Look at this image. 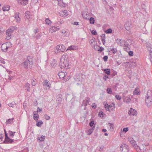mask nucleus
I'll use <instances>...</instances> for the list:
<instances>
[{"label":"nucleus","instance_id":"obj_1","mask_svg":"<svg viewBox=\"0 0 152 152\" xmlns=\"http://www.w3.org/2000/svg\"><path fill=\"white\" fill-rule=\"evenodd\" d=\"M33 58L31 56H28L27 57L26 59L21 64L22 66L25 69H27L29 65V68L31 69L33 67Z\"/></svg>","mask_w":152,"mask_h":152},{"label":"nucleus","instance_id":"obj_2","mask_svg":"<svg viewBox=\"0 0 152 152\" xmlns=\"http://www.w3.org/2000/svg\"><path fill=\"white\" fill-rule=\"evenodd\" d=\"M60 66L61 68L67 69L69 68V63L68 60H60Z\"/></svg>","mask_w":152,"mask_h":152},{"label":"nucleus","instance_id":"obj_3","mask_svg":"<svg viewBox=\"0 0 152 152\" xmlns=\"http://www.w3.org/2000/svg\"><path fill=\"white\" fill-rule=\"evenodd\" d=\"M104 107L107 110L111 111L115 109V104L114 103H112V104L108 105L107 104H104Z\"/></svg>","mask_w":152,"mask_h":152},{"label":"nucleus","instance_id":"obj_4","mask_svg":"<svg viewBox=\"0 0 152 152\" xmlns=\"http://www.w3.org/2000/svg\"><path fill=\"white\" fill-rule=\"evenodd\" d=\"M66 48L65 46L63 45H58L56 46L57 51H55V53H58L60 52H64Z\"/></svg>","mask_w":152,"mask_h":152},{"label":"nucleus","instance_id":"obj_5","mask_svg":"<svg viewBox=\"0 0 152 152\" xmlns=\"http://www.w3.org/2000/svg\"><path fill=\"white\" fill-rule=\"evenodd\" d=\"M120 150L121 152H128L129 148L128 145L125 144H122L120 147Z\"/></svg>","mask_w":152,"mask_h":152},{"label":"nucleus","instance_id":"obj_6","mask_svg":"<svg viewBox=\"0 0 152 152\" xmlns=\"http://www.w3.org/2000/svg\"><path fill=\"white\" fill-rule=\"evenodd\" d=\"M14 141V140L11 139L8 136L7 133H5V140L3 141V143H12Z\"/></svg>","mask_w":152,"mask_h":152},{"label":"nucleus","instance_id":"obj_7","mask_svg":"<svg viewBox=\"0 0 152 152\" xmlns=\"http://www.w3.org/2000/svg\"><path fill=\"white\" fill-rule=\"evenodd\" d=\"M128 141L132 144L134 147L136 148L138 147L136 144L135 141L131 137H129L128 138Z\"/></svg>","mask_w":152,"mask_h":152},{"label":"nucleus","instance_id":"obj_8","mask_svg":"<svg viewBox=\"0 0 152 152\" xmlns=\"http://www.w3.org/2000/svg\"><path fill=\"white\" fill-rule=\"evenodd\" d=\"M124 26L125 29L127 31L130 30L132 27L130 22L127 21L125 24Z\"/></svg>","mask_w":152,"mask_h":152},{"label":"nucleus","instance_id":"obj_9","mask_svg":"<svg viewBox=\"0 0 152 152\" xmlns=\"http://www.w3.org/2000/svg\"><path fill=\"white\" fill-rule=\"evenodd\" d=\"M43 86L46 87H47L48 89H50L51 87V84L48 80H44L43 82Z\"/></svg>","mask_w":152,"mask_h":152},{"label":"nucleus","instance_id":"obj_10","mask_svg":"<svg viewBox=\"0 0 152 152\" xmlns=\"http://www.w3.org/2000/svg\"><path fill=\"white\" fill-rule=\"evenodd\" d=\"M137 111L132 108H131L129 111L128 114L129 115H137Z\"/></svg>","mask_w":152,"mask_h":152},{"label":"nucleus","instance_id":"obj_11","mask_svg":"<svg viewBox=\"0 0 152 152\" xmlns=\"http://www.w3.org/2000/svg\"><path fill=\"white\" fill-rule=\"evenodd\" d=\"M146 98L145 99V102L147 104V105L148 106H149L151 104V102L152 101L150 99L151 96H148L147 95V93L146 95Z\"/></svg>","mask_w":152,"mask_h":152},{"label":"nucleus","instance_id":"obj_12","mask_svg":"<svg viewBox=\"0 0 152 152\" xmlns=\"http://www.w3.org/2000/svg\"><path fill=\"white\" fill-rule=\"evenodd\" d=\"M59 14L62 17H66L68 15V13L66 10H64L60 11L59 12Z\"/></svg>","mask_w":152,"mask_h":152},{"label":"nucleus","instance_id":"obj_13","mask_svg":"<svg viewBox=\"0 0 152 152\" xmlns=\"http://www.w3.org/2000/svg\"><path fill=\"white\" fill-rule=\"evenodd\" d=\"M116 42L119 45L121 46L123 45L124 43H126L125 40H122L121 39H117L116 40Z\"/></svg>","mask_w":152,"mask_h":152},{"label":"nucleus","instance_id":"obj_14","mask_svg":"<svg viewBox=\"0 0 152 152\" xmlns=\"http://www.w3.org/2000/svg\"><path fill=\"white\" fill-rule=\"evenodd\" d=\"M126 43L124 42V47L126 48H129L130 46L129 45H131L132 44V41L131 39H128L127 41H126Z\"/></svg>","mask_w":152,"mask_h":152},{"label":"nucleus","instance_id":"obj_15","mask_svg":"<svg viewBox=\"0 0 152 152\" xmlns=\"http://www.w3.org/2000/svg\"><path fill=\"white\" fill-rule=\"evenodd\" d=\"M59 29L58 26H52L50 28V30L52 32H53Z\"/></svg>","mask_w":152,"mask_h":152},{"label":"nucleus","instance_id":"obj_16","mask_svg":"<svg viewBox=\"0 0 152 152\" xmlns=\"http://www.w3.org/2000/svg\"><path fill=\"white\" fill-rule=\"evenodd\" d=\"M19 3H20L21 5H25L28 4V0H18Z\"/></svg>","mask_w":152,"mask_h":152},{"label":"nucleus","instance_id":"obj_17","mask_svg":"<svg viewBox=\"0 0 152 152\" xmlns=\"http://www.w3.org/2000/svg\"><path fill=\"white\" fill-rule=\"evenodd\" d=\"M15 19L17 22L19 23L20 22V19L19 17V13H16L15 14Z\"/></svg>","mask_w":152,"mask_h":152},{"label":"nucleus","instance_id":"obj_18","mask_svg":"<svg viewBox=\"0 0 152 152\" xmlns=\"http://www.w3.org/2000/svg\"><path fill=\"white\" fill-rule=\"evenodd\" d=\"M1 48L3 51L4 52H6L8 49L5 43H4L2 45Z\"/></svg>","mask_w":152,"mask_h":152},{"label":"nucleus","instance_id":"obj_19","mask_svg":"<svg viewBox=\"0 0 152 152\" xmlns=\"http://www.w3.org/2000/svg\"><path fill=\"white\" fill-rule=\"evenodd\" d=\"M65 72H59L58 75L60 78L61 79H65Z\"/></svg>","mask_w":152,"mask_h":152},{"label":"nucleus","instance_id":"obj_20","mask_svg":"<svg viewBox=\"0 0 152 152\" xmlns=\"http://www.w3.org/2000/svg\"><path fill=\"white\" fill-rule=\"evenodd\" d=\"M77 49V47L76 46L71 45L66 50H76Z\"/></svg>","mask_w":152,"mask_h":152},{"label":"nucleus","instance_id":"obj_21","mask_svg":"<svg viewBox=\"0 0 152 152\" xmlns=\"http://www.w3.org/2000/svg\"><path fill=\"white\" fill-rule=\"evenodd\" d=\"M25 15L26 18L30 20L31 19L30 13L29 12L26 11L25 13Z\"/></svg>","mask_w":152,"mask_h":152},{"label":"nucleus","instance_id":"obj_22","mask_svg":"<svg viewBox=\"0 0 152 152\" xmlns=\"http://www.w3.org/2000/svg\"><path fill=\"white\" fill-rule=\"evenodd\" d=\"M68 55L67 53H64L61 57L60 60H68Z\"/></svg>","mask_w":152,"mask_h":152},{"label":"nucleus","instance_id":"obj_23","mask_svg":"<svg viewBox=\"0 0 152 152\" xmlns=\"http://www.w3.org/2000/svg\"><path fill=\"white\" fill-rule=\"evenodd\" d=\"M83 16L84 19L88 20L89 19V15L88 14H87L86 12L83 13Z\"/></svg>","mask_w":152,"mask_h":152},{"label":"nucleus","instance_id":"obj_24","mask_svg":"<svg viewBox=\"0 0 152 152\" xmlns=\"http://www.w3.org/2000/svg\"><path fill=\"white\" fill-rule=\"evenodd\" d=\"M89 101L88 99H86L83 101L82 104V106H86L87 104H89Z\"/></svg>","mask_w":152,"mask_h":152},{"label":"nucleus","instance_id":"obj_25","mask_svg":"<svg viewBox=\"0 0 152 152\" xmlns=\"http://www.w3.org/2000/svg\"><path fill=\"white\" fill-rule=\"evenodd\" d=\"M30 84L28 83H27L25 84V87L28 92L30 91Z\"/></svg>","mask_w":152,"mask_h":152},{"label":"nucleus","instance_id":"obj_26","mask_svg":"<svg viewBox=\"0 0 152 152\" xmlns=\"http://www.w3.org/2000/svg\"><path fill=\"white\" fill-rule=\"evenodd\" d=\"M101 37L102 39V43L103 45L104 44L105 41V35L104 34H102L101 35Z\"/></svg>","mask_w":152,"mask_h":152},{"label":"nucleus","instance_id":"obj_27","mask_svg":"<svg viewBox=\"0 0 152 152\" xmlns=\"http://www.w3.org/2000/svg\"><path fill=\"white\" fill-rule=\"evenodd\" d=\"M10 9V6L9 5H5L2 7V10L4 11H8Z\"/></svg>","mask_w":152,"mask_h":152},{"label":"nucleus","instance_id":"obj_28","mask_svg":"<svg viewBox=\"0 0 152 152\" xmlns=\"http://www.w3.org/2000/svg\"><path fill=\"white\" fill-rule=\"evenodd\" d=\"M102 70L107 75H109L110 73V70L109 69H102Z\"/></svg>","mask_w":152,"mask_h":152},{"label":"nucleus","instance_id":"obj_29","mask_svg":"<svg viewBox=\"0 0 152 152\" xmlns=\"http://www.w3.org/2000/svg\"><path fill=\"white\" fill-rule=\"evenodd\" d=\"M15 133V132H12L11 131H9L8 132V134L10 136V138H13L14 134Z\"/></svg>","mask_w":152,"mask_h":152},{"label":"nucleus","instance_id":"obj_30","mask_svg":"<svg viewBox=\"0 0 152 152\" xmlns=\"http://www.w3.org/2000/svg\"><path fill=\"white\" fill-rule=\"evenodd\" d=\"M146 46H147V49L148 51L149 50H150L151 49V48H152V45H151L150 44L148 43H147Z\"/></svg>","mask_w":152,"mask_h":152},{"label":"nucleus","instance_id":"obj_31","mask_svg":"<svg viewBox=\"0 0 152 152\" xmlns=\"http://www.w3.org/2000/svg\"><path fill=\"white\" fill-rule=\"evenodd\" d=\"M110 51L112 53H113V54H115V53H116L117 51V50L116 48H110Z\"/></svg>","mask_w":152,"mask_h":152},{"label":"nucleus","instance_id":"obj_32","mask_svg":"<svg viewBox=\"0 0 152 152\" xmlns=\"http://www.w3.org/2000/svg\"><path fill=\"white\" fill-rule=\"evenodd\" d=\"M95 128V126H94L90 129L88 130V135H90L93 132Z\"/></svg>","mask_w":152,"mask_h":152},{"label":"nucleus","instance_id":"obj_33","mask_svg":"<svg viewBox=\"0 0 152 152\" xmlns=\"http://www.w3.org/2000/svg\"><path fill=\"white\" fill-rule=\"evenodd\" d=\"M147 95L148 96H151V100H152V91L151 90H148L147 91Z\"/></svg>","mask_w":152,"mask_h":152},{"label":"nucleus","instance_id":"obj_34","mask_svg":"<svg viewBox=\"0 0 152 152\" xmlns=\"http://www.w3.org/2000/svg\"><path fill=\"white\" fill-rule=\"evenodd\" d=\"M45 22L46 24L48 25H50L52 23L51 21L48 18L46 19L45 20Z\"/></svg>","mask_w":152,"mask_h":152},{"label":"nucleus","instance_id":"obj_35","mask_svg":"<svg viewBox=\"0 0 152 152\" xmlns=\"http://www.w3.org/2000/svg\"><path fill=\"white\" fill-rule=\"evenodd\" d=\"M16 103L15 102H12L8 104V105L10 107L13 108L16 106Z\"/></svg>","mask_w":152,"mask_h":152},{"label":"nucleus","instance_id":"obj_36","mask_svg":"<svg viewBox=\"0 0 152 152\" xmlns=\"http://www.w3.org/2000/svg\"><path fill=\"white\" fill-rule=\"evenodd\" d=\"M43 124V122L42 121H38L36 123V125L38 127H40L41 126L42 124Z\"/></svg>","mask_w":152,"mask_h":152},{"label":"nucleus","instance_id":"obj_37","mask_svg":"<svg viewBox=\"0 0 152 152\" xmlns=\"http://www.w3.org/2000/svg\"><path fill=\"white\" fill-rule=\"evenodd\" d=\"M89 21L90 23L91 24H93L94 23L95 20L93 18L91 17L90 18Z\"/></svg>","mask_w":152,"mask_h":152},{"label":"nucleus","instance_id":"obj_38","mask_svg":"<svg viewBox=\"0 0 152 152\" xmlns=\"http://www.w3.org/2000/svg\"><path fill=\"white\" fill-rule=\"evenodd\" d=\"M134 94L135 95H139L140 94V93L138 91V90L137 88L135 89L134 91L133 92Z\"/></svg>","mask_w":152,"mask_h":152},{"label":"nucleus","instance_id":"obj_39","mask_svg":"<svg viewBox=\"0 0 152 152\" xmlns=\"http://www.w3.org/2000/svg\"><path fill=\"white\" fill-rule=\"evenodd\" d=\"M95 46L99 48L98 50V51H100V52L104 50V48L102 47H99V46L97 45H96Z\"/></svg>","mask_w":152,"mask_h":152},{"label":"nucleus","instance_id":"obj_40","mask_svg":"<svg viewBox=\"0 0 152 152\" xmlns=\"http://www.w3.org/2000/svg\"><path fill=\"white\" fill-rule=\"evenodd\" d=\"M108 125V126L110 129L111 131H113V124L110 123H109Z\"/></svg>","mask_w":152,"mask_h":152},{"label":"nucleus","instance_id":"obj_41","mask_svg":"<svg viewBox=\"0 0 152 152\" xmlns=\"http://www.w3.org/2000/svg\"><path fill=\"white\" fill-rule=\"evenodd\" d=\"M105 32L106 34H110L112 32V30L111 28H109L106 30Z\"/></svg>","mask_w":152,"mask_h":152},{"label":"nucleus","instance_id":"obj_42","mask_svg":"<svg viewBox=\"0 0 152 152\" xmlns=\"http://www.w3.org/2000/svg\"><path fill=\"white\" fill-rule=\"evenodd\" d=\"M6 46L8 48L11 47H12V44L10 42H7L5 43Z\"/></svg>","mask_w":152,"mask_h":152},{"label":"nucleus","instance_id":"obj_43","mask_svg":"<svg viewBox=\"0 0 152 152\" xmlns=\"http://www.w3.org/2000/svg\"><path fill=\"white\" fill-rule=\"evenodd\" d=\"M13 119L14 118H13L11 119H8L6 121V124H9L11 123L12 121L13 120Z\"/></svg>","mask_w":152,"mask_h":152},{"label":"nucleus","instance_id":"obj_44","mask_svg":"<svg viewBox=\"0 0 152 152\" xmlns=\"http://www.w3.org/2000/svg\"><path fill=\"white\" fill-rule=\"evenodd\" d=\"M7 36L6 37V39L7 40H9L11 38H12L13 37V35H6Z\"/></svg>","mask_w":152,"mask_h":152},{"label":"nucleus","instance_id":"obj_45","mask_svg":"<svg viewBox=\"0 0 152 152\" xmlns=\"http://www.w3.org/2000/svg\"><path fill=\"white\" fill-rule=\"evenodd\" d=\"M31 85H32V86H34L35 85L36 83V79H34V80H33L31 81Z\"/></svg>","mask_w":152,"mask_h":152},{"label":"nucleus","instance_id":"obj_46","mask_svg":"<svg viewBox=\"0 0 152 152\" xmlns=\"http://www.w3.org/2000/svg\"><path fill=\"white\" fill-rule=\"evenodd\" d=\"M6 35H13L12 34V33H11V32H10V31L8 30V29H7L6 31Z\"/></svg>","mask_w":152,"mask_h":152},{"label":"nucleus","instance_id":"obj_47","mask_svg":"<svg viewBox=\"0 0 152 152\" xmlns=\"http://www.w3.org/2000/svg\"><path fill=\"white\" fill-rule=\"evenodd\" d=\"M107 91L109 94H111L112 92L111 89L110 88H108L107 89Z\"/></svg>","mask_w":152,"mask_h":152},{"label":"nucleus","instance_id":"obj_48","mask_svg":"<svg viewBox=\"0 0 152 152\" xmlns=\"http://www.w3.org/2000/svg\"><path fill=\"white\" fill-rule=\"evenodd\" d=\"M103 114L104 115V114L103 113V112L102 111H101L99 112L98 115L99 116V117H101L102 116L103 117L104 116L103 115Z\"/></svg>","mask_w":152,"mask_h":152},{"label":"nucleus","instance_id":"obj_49","mask_svg":"<svg viewBox=\"0 0 152 152\" xmlns=\"http://www.w3.org/2000/svg\"><path fill=\"white\" fill-rule=\"evenodd\" d=\"M44 117L47 120H49L50 119V117L47 114L45 115Z\"/></svg>","mask_w":152,"mask_h":152},{"label":"nucleus","instance_id":"obj_50","mask_svg":"<svg viewBox=\"0 0 152 152\" xmlns=\"http://www.w3.org/2000/svg\"><path fill=\"white\" fill-rule=\"evenodd\" d=\"M148 51H149V52L150 56V59H151V58L152 59V48H151V49L150 50H148Z\"/></svg>","mask_w":152,"mask_h":152},{"label":"nucleus","instance_id":"obj_51","mask_svg":"<svg viewBox=\"0 0 152 152\" xmlns=\"http://www.w3.org/2000/svg\"><path fill=\"white\" fill-rule=\"evenodd\" d=\"M39 118V116L38 115L37 116H35L34 115L33 116V118L34 119V120L36 121H37L38 120Z\"/></svg>","mask_w":152,"mask_h":152},{"label":"nucleus","instance_id":"obj_52","mask_svg":"<svg viewBox=\"0 0 152 152\" xmlns=\"http://www.w3.org/2000/svg\"><path fill=\"white\" fill-rule=\"evenodd\" d=\"M108 56H104L103 59L104 61H106L108 59Z\"/></svg>","mask_w":152,"mask_h":152},{"label":"nucleus","instance_id":"obj_53","mask_svg":"<svg viewBox=\"0 0 152 152\" xmlns=\"http://www.w3.org/2000/svg\"><path fill=\"white\" fill-rule=\"evenodd\" d=\"M10 28L13 31L16 29V27L15 26H12L10 27Z\"/></svg>","mask_w":152,"mask_h":152},{"label":"nucleus","instance_id":"obj_54","mask_svg":"<svg viewBox=\"0 0 152 152\" xmlns=\"http://www.w3.org/2000/svg\"><path fill=\"white\" fill-rule=\"evenodd\" d=\"M94 124V121H91L89 123V125L91 127H92Z\"/></svg>","mask_w":152,"mask_h":152},{"label":"nucleus","instance_id":"obj_55","mask_svg":"<svg viewBox=\"0 0 152 152\" xmlns=\"http://www.w3.org/2000/svg\"><path fill=\"white\" fill-rule=\"evenodd\" d=\"M128 130H129L128 127L124 128L123 129V131L126 132H127L128 131Z\"/></svg>","mask_w":152,"mask_h":152},{"label":"nucleus","instance_id":"obj_56","mask_svg":"<svg viewBox=\"0 0 152 152\" xmlns=\"http://www.w3.org/2000/svg\"><path fill=\"white\" fill-rule=\"evenodd\" d=\"M91 33L93 35H96L97 34L96 30H93L91 31Z\"/></svg>","mask_w":152,"mask_h":152},{"label":"nucleus","instance_id":"obj_57","mask_svg":"<svg viewBox=\"0 0 152 152\" xmlns=\"http://www.w3.org/2000/svg\"><path fill=\"white\" fill-rule=\"evenodd\" d=\"M115 97L118 100H120L121 99V97L119 95H116Z\"/></svg>","mask_w":152,"mask_h":152},{"label":"nucleus","instance_id":"obj_58","mask_svg":"<svg viewBox=\"0 0 152 152\" xmlns=\"http://www.w3.org/2000/svg\"><path fill=\"white\" fill-rule=\"evenodd\" d=\"M129 55L132 56L133 55V52L132 51H129L128 52Z\"/></svg>","mask_w":152,"mask_h":152},{"label":"nucleus","instance_id":"obj_59","mask_svg":"<svg viewBox=\"0 0 152 152\" xmlns=\"http://www.w3.org/2000/svg\"><path fill=\"white\" fill-rule=\"evenodd\" d=\"M141 6L142 9H144V10H145L146 6L144 4H142Z\"/></svg>","mask_w":152,"mask_h":152},{"label":"nucleus","instance_id":"obj_60","mask_svg":"<svg viewBox=\"0 0 152 152\" xmlns=\"http://www.w3.org/2000/svg\"><path fill=\"white\" fill-rule=\"evenodd\" d=\"M0 62L1 63L3 64H5V63L3 58H1L0 59Z\"/></svg>","mask_w":152,"mask_h":152},{"label":"nucleus","instance_id":"obj_61","mask_svg":"<svg viewBox=\"0 0 152 152\" xmlns=\"http://www.w3.org/2000/svg\"><path fill=\"white\" fill-rule=\"evenodd\" d=\"M45 136H42L41 137V138H42L41 140H40V139H39L40 141H43L44 140V139H45Z\"/></svg>","mask_w":152,"mask_h":152},{"label":"nucleus","instance_id":"obj_62","mask_svg":"<svg viewBox=\"0 0 152 152\" xmlns=\"http://www.w3.org/2000/svg\"><path fill=\"white\" fill-rule=\"evenodd\" d=\"M94 42V40L93 39H91L90 40V43L91 45Z\"/></svg>","mask_w":152,"mask_h":152},{"label":"nucleus","instance_id":"obj_63","mask_svg":"<svg viewBox=\"0 0 152 152\" xmlns=\"http://www.w3.org/2000/svg\"><path fill=\"white\" fill-rule=\"evenodd\" d=\"M108 76L105 75L103 77V79L104 80H106V78H108Z\"/></svg>","mask_w":152,"mask_h":152},{"label":"nucleus","instance_id":"obj_64","mask_svg":"<svg viewBox=\"0 0 152 152\" xmlns=\"http://www.w3.org/2000/svg\"><path fill=\"white\" fill-rule=\"evenodd\" d=\"M104 148V146H101L99 147V151H102L103 150Z\"/></svg>","mask_w":152,"mask_h":152}]
</instances>
